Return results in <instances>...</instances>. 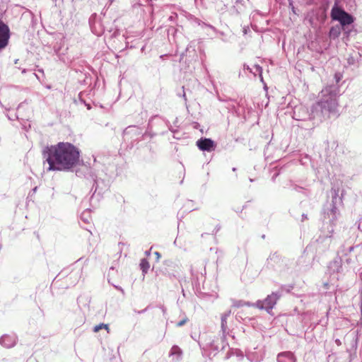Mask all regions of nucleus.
Instances as JSON below:
<instances>
[{
    "mask_svg": "<svg viewBox=\"0 0 362 362\" xmlns=\"http://www.w3.org/2000/svg\"><path fill=\"white\" fill-rule=\"evenodd\" d=\"M334 29L332 28L330 30V35L331 36H333V35L337 36V33H335V32H334Z\"/></svg>",
    "mask_w": 362,
    "mask_h": 362,
    "instance_id": "5701e85b",
    "label": "nucleus"
},
{
    "mask_svg": "<svg viewBox=\"0 0 362 362\" xmlns=\"http://www.w3.org/2000/svg\"><path fill=\"white\" fill-rule=\"evenodd\" d=\"M42 154L49 165L47 170H71L77 165L80 158L78 148L68 142L47 146Z\"/></svg>",
    "mask_w": 362,
    "mask_h": 362,
    "instance_id": "f257e3e1",
    "label": "nucleus"
},
{
    "mask_svg": "<svg viewBox=\"0 0 362 362\" xmlns=\"http://www.w3.org/2000/svg\"><path fill=\"white\" fill-rule=\"evenodd\" d=\"M243 305H247L248 306H255L256 307L255 303L251 304L250 303H244Z\"/></svg>",
    "mask_w": 362,
    "mask_h": 362,
    "instance_id": "a878e982",
    "label": "nucleus"
},
{
    "mask_svg": "<svg viewBox=\"0 0 362 362\" xmlns=\"http://www.w3.org/2000/svg\"><path fill=\"white\" fill-rule=\"evenodd\" d=\"M252 69V73H253L255 75L258 74L259 75L261 79L262 80V68L259 65L255 64L253 66V69Z\"/></svg>",
    "mask_w": 362,
    "mask_h": 362,
    "instance_id": "f3484780",
    "label": "nucleus"
},
{
    "mask_svg": "<svg viewBox=\"0 0 362 362\" xmlns=\"http://www.w3.org/2000/svg\"><path fill=\"white\" fill-rule=\"evenodd\" d=\"M243 305L242 302H239L238 303L234 304V306L239 307Z\"/></svg>",
    "mask_w": 362,
    "mask_h": 362,
    "instance_id": "bb28decb",
    "label": "nucleus"
},
{
    "mask_svg": "<svg viewBox=\"0 0 362 362\" xmlns=\"http://www.w3.org/2000/svg\"><path fill=\"white\" fill-rule=\"evenodd\" d=\"M293 117L299 121L314 119L312 115V112L308 113L307 108L302 105L296 106L294 108Z\"/></svg>",
    "mask_w": 362,
    "mask_h": 362,
    "instance_id": "0eeeda50",
    "label": "nucleus"
},
{
    "mask_svg": "<svg viewBox=\"0 0 362 362\" xmlns=\"http://www.w3.org/2000/svg\"><path fill=\"white\" fill-rule=\"evenodd\" d=\"M17 339L16 335L4 334L0 338V344L4 347L10 349L16 344Z\"/></svg>",
    "mask_w": 362,
    "mask_h": 362,
    "instance_id": "1a4fd4ad",
    "label": "nucleus"
},
{
    "mask_svg": "<svg viewBox=\"0 0 362 362\" xmlns=\"http://www.w3.org/2000/svg\"><path fill=\"white\" fill-rule=\"evenodd\" d=\"M144 311H145V310H141V311H139V313H144Z\"/></svg>",
    "mask_w": 362,
    "mask_h": 362,
    "instance_id": "c9c22d12",
    "label": "nucleus"
},
{
    "mask_svg": "<svg viewBox=\"0 0 362 362\" xmlns=\"http://www.w3.org/2000/svg\"><path fill=\"white\" fill-rule=\"evenodd\" d=\"M240 1H241V0H237V2H240Z\"/></svg>",
    "mask_w": 362,
    "mask_h": 362,
    "instance_id": "ea45409f",
    "label": "nucleus"
},
{
    "mask_svg": "<svg viewBox=\"0 0 362 362\" xmlns=\"http://www.w3.org/2000/svg\"><path fill=\"white\" fill-rule=\"evenodd\" d=\"M145 254H146V256H149L150 254H151V250L146 251Z\"/></svg>",
    "mask_w": 362,
    "mask_h": 362,
    "instance_id": "cd10ccee",
    "label": "nucleus"
},
{
    "mask_svg": "<svg viewBox=\"0 0 362 362\" xmlns=\"http://www.w3.org/2000/svg\"><path fill=\"white\" fill-rule=\"evenodd\" d=\"M352 63V60L349 59V64Z\"/></svg>",
    "mask_w": 362,
    "mask_h": 362,
    "instance_id": "e433bc0d",
    "label": "nucleus"
},
{
    "mask_svg": "<svg viewBox=\"0 0 362 362\" xmlns=\"http://www.w3.org/2000/svg\"><path fill=\"white\" fill-rule=\"evenodd\" d=\"M280 297L281 294L279 292H273L272 294L268 295L264 300H257L255 303V305L257 308L265 310L267 313H269L276 304Z\"/></svg>",
    "mask_w": 362,
    "mask_h": 362,
    "instance_id": "39448f33",
    "label": "nucleus"
},
{
    "mask_svg": "<svg viewBox=\"0 0 362 362\" xmlns=\"http://www.w3.org/2000/svg\"><path fill=\"white\" fill-rule=\"evenodd\" d=\"M334 29L332 28L330 30V35L331 36H333V35L337 36V33H335V32H334Z\"/></svg>",
    "mask_w": 362,
    "mask_h": 362,
    "instance_id": "b1692460",
    "label": "nucleus"
},
{
    "mask_svg": "<svg viewBox=\"0 0 362 362\" xmlns=\"http://www.w3.org/2000/svg\"><path fill=\"white\" fill-rule=\"evenodd\" d=\"M247 357L252 362H258V361H260L262 359V354L255 355L253 352H250V351H248L247 353Z\"/></svg>",
    "mask_w": 362,
    "mask_h": 362,
    "instance_id": "4468645a",
    "label": "nucleus"
},
{
    "mask_svg": "<svg viewBox=\"0 0 362 362\" xmlns=\"http://www.w3.org/2000/svg\"><path fill=\"white\" fill-rule=\"evenodd\" d=\"M331 17L332 20L339 21L342 26L350 25L354 22L352 16L337 5L332 8Z\"/></svg>",
    "mask_w": 362,
    "mask_h": 362,
    "instance_id": "20e7f679",
    "label": "nucleus"
},
{
    "mask_svg": "<svg viewBox=\"0 0 362 362\" xmlns=\"http://www.w3.org/2000/svg\"><path fill=\"white\" fill-rule=\"evenodd\" d=\"M231 311L228 310L221 315V329L225 334L227 329V319L230 315Z\"/></svg>",
    "mask_w": 362,
    "mask_h": 362,
    "instance_id": "9b49d317",
    "label": "nucleus"
},
{
    "mask_svg": "<svg viewBox=\"0 0 362 362\" xmlns=\"http://www.w3.org/2000/svg\"><path fill=\"white\" fill-rule=\"evenodd\" d=\"M276 361L277 362H296L297 359L292 352L284 351L277 355Z\"/></svg>",
    "mask_w": 362,
    "mask_h": 362,
    "instance_id": "9d476101",
    "label": "nucleus"
},
{
    "mask_svg": "<svg viewBox=\"0 0 362 362\" xmlns=\"http://www.w3.org/2000/svg\"><path fill=\"white\" fill-rule=\"evenodd\" d=\"M18 59H16V60H15V64H17V63H18Z\"/></svg>",
    "mask_w": 362,
    "mask_h": 362,
    "instance_id": "4c0bfd02",
    "label": "nucleus"
},
{
    "mask_svg": "<svg viewBox=\"0 0 362 362\" xmlns=\"http://www.w3.org/2000/svg\"><path fill=\"white\" fill-rule=\"evenodd\" d=\"M188 319L187 317H185V319H183L182 320L180 321L179 322H177V327H182L187 322Z\"/></svg>",
    "mask_w": 362,
    "mask_h": 362,
    "instance_id": "412c9836",
    "label": "nucleus"
},
{
    "mask_svg": "<svg viewBox=\"0 0 362 362\" xmlns=\"http://www.w3.org/2000/svg\"><path fill=\"white\" fill-rule=\"evenodd\" d=\"M182 89L184 90V87H182ZM182 97L185 98V100H186V95H185V91L183 90V94H182Z\"/></svg>",
    "mask_w": 362,
    "mask_h": 362,
    "instance_id": "c756f323",
    "label": "nucleus"
},
{
    "mask_svg": "<svg viewBox=\"0 0 362 362\" xmlns=\"http://www.w3.org/2000/svg\"><path fill=\"white\" fill-rule=\"evenodd\" d=\"M10 29L8 26L0 20V50L4 49L8 44Z\"/></svg>",
    "mask_w": 362,
    "mask_h": 362,
    "instance_id": "423d86ee",
    "label": "nucleus"
},
{
    "mask_svg": "<svg viewBox=\"0 0 362 362\" xmlns=\"http://www.w3.org/2000/svg\"><path fill=\"white\" fill-rule=\"evenodd\" d=\"M335 342H336V344H337L338 346L341 345V341H340V340H339V339H337V340L335 341Z\"/></svg>",
    "mask_w": 362,
    "mask_h": 362,
    "instance_id": "c85d7f7f",
    "label": "nucleus"
},
{
    "mask_svg": "<svg viewBox=\"0 0 362 362\" xmlns=\"http://www.w3.org/2000/svg\"><path fill=\"white\" fill-rule=\"evenodd\" d=\"M90 211L87 209L85 210L81 215V220L83 221L84 223H89L91 220L90 216Z\"/></svg>",
    "mask_w": 362,
    "mask_h": 362,
    "instance_id": "dca6fc26",
    "label": "nucleus"
},
{
    "mask_svg": "<svg viewBox=\"0 0 362 362\" xmlns=\"http://www.w3.org/2000/svg\"><path fill=\"white\" fill-rule=\"evenodd\" d=\"M117 288H118L119 291H121L122 292H123V289L122 288H118V287H116Z\"/></svg>",
    "mask_w": 362,
    "mask_h": 362,
    "instance_id": "72a5a7b5",
    "label": "nucleus"
},
{
    "mask_svg": "<svg viewBox=\"0 0 362 362\" xmlns=\"http://www.w3.org/2000/svg\"><path fill=\"white\" fill-rule=\"evenodd\" d=\"M103 328L107 329V332H109V327H108V325L107 324H104V323H101L100 325H95L93 327V332H98L99 330H100Z\"/></svg>",
    "mask_w": 362,
    "mask_h": 362,
    "instance_id": "a211bd4d",
    "label": "nucleus"
},
{
    "mask_svg": "<svg viewBox=\"0 0 362 362\" xmlns=\"http://www.w3.org/2000/svg\"><path fill=\"white\" fill-rule=\"evenodd\" d=\"M321 94V99L312 107L313 117L320 120L329 118L331 115H336L338 108L335 87L327 86L322 90Z\"/></svg>",
    "mask_w": 362,
    "mask_h": 362,
    "instance_id": "f03ea898",
    "label": "nucleus"
},
{
    "mask_svg": "<svg viewBox=\"0 0 362 362\" xmlns=\"http://www.w3.org/2000/svg\"><path fill=\"white\" fill-rule=\"evenodd\" d=\"M302 217H303V221L305 220V219H307V215L306 214H303Z\"/></svg>",
    "mask_w": 362,
    "mask_h": 362,
    "instance_id": "7c9ffc66",
    "label": "nucleus"
},
{
    "mask_svg": "<svg viewBox=\"0 0 362 362\" xmlns=\"http://www.w3.org/2000/svg\"><path fill=\"white\" fill-rule=\"evenodd\" d=\"M232 170L234 172L236 171V168H233Z\"/></svg>",
    "mask_w": 362,
    "mask_h": 362,
    "instance_id": "f704fd0d",
    "label": "nucleus"
},
{
    "mask_svg": "<svg viewBox=\"0 0 362 362\" xmlns=\"http://www.w3.org/2000/svg\"><path fill=\"white\" fill-rule=\"evenodd\" d=\"M154 255H156V257L157 261H158V260H159V259H160V257H161V256H160V254L158 252H154Z\"/></svg>",
    "mask_w": 362,
    "mask_h": 362,
    "instance_id": "4be33fe9",
    "label": "nucleus"
},
{
    "mask_svg": "<svg viewBox=\"0 0 362 362\" xmlns=\"http://www.w3.org/2000/svg\"><path fill=\"white\" fill-rule=\"evenodd\" d=\"M182 354L181 349L176 345L173 346L170 351V356H176L177 359H180Z\"/></svg>",
    "mask_w": 362,
    "mask_h": 362,
    "instance_id": "f8f14e48",
    "label": "nucleus"
},
{
    "mask_svg": "<svg viewBox=\"0 0 362 362\" xmlns=\"http://www.w3.org/2000/svg\"><path fill=\"white\" fill-rule=\"evenodd\" d=\"M25 73H26V69H23L22 70V74H25Z\"/></svg>",
    "mask_w": 362,
    "mask_h": 362,
    "instance_id": "473e14b6",
    "label": "nucleus"
},
{
    "mask_svg": "<svg viewBox=\"0 0 362 362\" xmlns=\"http://www.w3.org/2000/svg\"><path fill=\"white\" fill-rule=\"evenodd\" d=\"M244 69L249 70L250 72H252V69L249 67V66L244 65Z\"/></svg>",
    "mask_w": 362,
    "mask_h": 362,
    "instance_id": "393cba45",
    "label": "nucleus"
},
{
    "mask_svg": "<svg viewBox=\"0 0 362 362\" xmlns=\"http://www.w3.org/2000/svg\"><path fill=\"white\" fill-rule=\"evenodd\" d=\"M352 63V60L349 59V64Z\"/></svg>",
    "mask_w": 362,
    "mask_h": 362,
    "instance_id": "58836bf2",
    "label": "nucleus"
},
{
    "mask_svg": "<svg viewBox=\"0 0 362 362\" xmlns=\"http://www.w3.org/2000/svg\"><path fill=\"white\" fill-rule=\"evenodd\" d=\"M139 265L144 275H145L148 272L150 267L148 262L146 259H142Z\"/></svg>",
    "mask_w": 362,
    "mask_h": 362,
    "instance_id": "2eb2a0df",
    "label": "nucleus"
},
{
    "mask_svg": "<svg viewBox=\"0 0 362 362\" xmlns=\"http://www.w3.org/2000/svg\"><path fill=\"white\" fill-rule=\"evenodd\" d=\"M342 78V74L340 73H336L334 74V78L337 83H339Z\"/></svg>",
    "mask_w": 362,
    "mask_h": 362,
    "instance_id": "aec40b11",
    "label": "nucleus"
},
{
    "mask_svg": "<svg viewBox=\"0 0 362 362\" xmlns=\"http://www.w3.org/2000/svg\"><path fill=\"white\" fill-rule=\"evenodd\" d=\"M208 27L214 30H215V28L211 25H208Z\"/></svg>",
    "mask_w": 362,
    "mask_h": 362,
    "instance_id": "2f4dec72",
    "label": "nucleus"
},
{
    "mask_svg": "<svg viewBox=\"0 0 362 362\" xmlns=\"http://www.w3.org/2000/svg\"><path fill=\"white\" fill-rule=\"evenodd\" d=\"M139 129V128L136 126H129L127 128H126L124 131V134H130L132 131H134V130H137Z\"/></svg>",
    "mask_w": 362,
    "mask_h": 362,
    "instance_id": "6ab92c4d",
    "label": "nucleus"
},
{
    "mask_svg": "<svg viewBox=\"0 0 362 362\" xmlns=\"http://www.w3.org/2000/svg\"><path fill=\"white\" fill-rule=\"evenodd\" d=\"M280 260H281L280 256L276 252H274V253L270 255V256L267 259V263H268V264H271L272 266L274 267V265L273 262L278 263Z\"/></svg>",
    "mask_w": 362,
    "mask_h": 362,
    "instance_id": "ddd939ff",
    "label": "nucleus"
},
{
    "mask_svg": "<svg viewBox=\"0 0 362 362\" xmlns=\"http://www.w3.org/2000/svg\"><path fill=\"white\" fill-rule=\"evenodd\" d=\"M332 203L325 209V217H327L332 223L337 219L339 215V206L341 205L342 201L339 197L338 191L334 189L332 191Z\"/></svg>",
    "mask_w": 362,
    "mask_h": 362,
    "instance_id": "7ed1b4c3",
    "label": "nucleus"
},
{
    "mask_svg": "<svg viewBox=\"0 0 362 362\" xmlns=\"http://www.w3.org/2000/svg\"><path fill=\"white\" fill-rule=\"evenodd\" d=\"M197 146L203 151H212L216 148V144L213 140L208 138H201L197 141Z\"/></svg>",
    "mask_w": 362,
    "mask_h": 362,
    "instance_id": "6e6552de",
    "label": "nucleus"
}]
</instances>
